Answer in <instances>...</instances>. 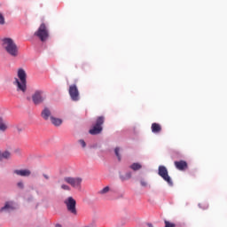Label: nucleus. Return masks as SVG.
<instances>
[{
    "mask_svg": "<svg viewBox=\"0 0 227 227\" xmlns=\"http://www.w3.org/2000/svg\"><path fill=\"white\" fill-rule=\"evenodd\" d=\"M3 159H6L7 160L12 159V153L10 151L0 153V160H3Z\"/></svg>",
    "mask_w": 227,
    "mask_h": 227,
    "instance_id": "obj_15",
    "label": "nucleus"
},
{
    "mask_svg": "<svg viewBox=\"0 0 227 227\" xmlns=\"http://www.w3.org/2000/svg\"><path fill=\"white\" fill-rule=\"evenodd\" d=\"M11 210H15L13 204L11 202H6L4 207H1L0 212H10Z\"/></svg>",
    "mask_w": 227,
    "mask_h": 227,
    "instance_id": "obj_14",
    "label": "nucleus"
},
{
    "mask_svg": "<svg viewBox=\"0 0 227 227\" xmlns=\"http://www.w3.org/2000/svg\"><path fill=\"white\" fill-rule=\"evenodd\" d=\"M158 175L164 179L168 185H173V180L171 179V176H169V174L168 172V168L162 165H160L158 168Z\"/></svg>",
    "mask_w": 227,
    "mask_h": 227,
    "instance_id": "obj_7",
    "label": "nucleus"
},
{
    "mask_svg": "<svg viewBox=\"0 0 227 227\" xmlns=\"http://www.w3.org/2000/svg\"><path fill=\"white\" fill-rule=\"evenodd\" d=\"M55 227H63L61 224H59V223H57L56 225H55Z\"/></svg>",
    "mask_w": 227,
    "mask_h": 227,
    "instance_id": "obj_30",
    "label": "nucleus"
},
{
    "mask_svg": "<svg viewBox=\"0 0 227 227\" xmlns=\"http://www.w3.org/2000/svg\"><path fill=\"white\" fill-rule=\"evenodd\" d=\"M151 130L153 134H160L162 131V126L157 122H153L151 126Z\"/></svg>",
    "mask_w": 227,
    "mask_h": 227,
    "instance_id": "obj_12",
    "label": "nucleus"
},
{
    "mask_svg": "<svg viewBox=\"0 0 227 227\" xmlns=\"http://www.w3.org/2000/svg\"><path fill=\"white\" fill-rule=\"evenodd\" d=\"M64 182L74 187V189H81V185L82 184V179L81 177H64Z\"/></svg>",
    "mask_w": 227,
    "mask_h": 227,
    "instance_id": "obj_8",
    "label": "nucleus"
},
{
    "mask_svg": "<svg viewBox=\"0 0 227 227\" xmlns=\"http://www.w3.org/2000/svg\"><path fill=\"white\" fill-rule=\"evenodd\" d=\"M51 121L52 125H55V127H59V125L63 123V121L61 119L56 117H51Z\"/></svg>",
    "mask_w": 227,
    "mask_h": 227,
    "instance_id": "obj_18",
    "label": "nucleus"
},
{
    "mask_svg": "<svg viewBox=\"0 0 227 227\" xmlns=\"http://www.w3.org/2000/svg\"><path fill=\"white\" fill-rule=\"evenodd\" d=\"M79 145L82 146V148H86V142L84 139L78 140Z\"/></svg>",
    "mask_w": 227,
    "mask_h": 227,
    "instance_id": "obj_24",
    "label": "nucleus"
},
{
    "mask_svg": "<svg viewBox=\"0 0 227 227\" xmlns=\"http://www.w3.org/2000/svg\"><path fill=\"white\" fill-rule=\"evenodd\" d=\"M129 168L133 171H139V169H141V168H143V166L140 163H133L130 165Z\"/></svg>",
    "mask_w": 227,
    "mask_h": 227,
    "instance_id": "obj_19",
    "label": "nucleus"
},
{
    "mask_svg": "<svg viewBox=\"0 0 227 227\" xmlns=\"http://www.w3.org/2000/svg\"><path fill=\"white\" fill-rule=\"evenodd\" d=\"M69 95L74 102L79 100V90L77 89V85L74 84L69 86Z\"/></svg>",
    "mask_w": 227,
    "mask_h": 227,
    "instance_id": "obj_9",
    "label": "nucleus"
},
{
    "mask_svg": "<svg viewBox=\"0 0 227 227\" xmlns=\"http://www.w3.org/2000/svg\"><path fill=\"white\" fill-rule=\"evenodd\" d=\"M14 129L17 130V132H22V128L20 125H15Z\"/></svg>",
    "mask_w": 227,
    "mask_h": 227,
    "instance_id": "obj_27",
    "label": "nucleus"
},
{
    "mask_svg": "<svg viewBox=\"0 0 227 227\" xmlns=\"http://www.w3.org/2000/svg\"><path fill=\"white\" fill-rule=\"evenodd\" d=\"M14 174L18 175V176H29L31 175V170L29 169H16L14 170Z\"/></svg>",
    "mask_w": 227,
    "mask_h": 227,
    "instance_id": "obj_13",
    "label": "nucleus"
},
{
    "mask_svg": "<svg viewBox=\"0 0 227 227\" xmlns=\"http://www.w3.org/2000/svg\"><path fill=\"white\" fill-rule=\"evenodd\" d=\"M13 84L16 86L18 93H26L27 91V74L26 70L22 68L18 69V78H15Z\"/></svg>",
    "mask_w": 227,
    "mask_h": 227,
    "instance_id": "obj_1",
    "label": "nucleus"
},
{
    "mask_svg": "<svg viewBox=\"0 0 227 227\" xmlns=\"http://www.w3.org/2000/svg\"><path fill=\"white\" fill-rule=\"evenodd\" d=\"M105 121H106V117L98 116L96 119V122L92 127V129L89 130V134H91V136H97L100 134L102 130H104V128L102 127V125H104Z\"/></svg>",
    "mask_w": 227,
    "mask_h": 227,
    "instance_id": "obj_3",
    "label": "nucleus"
},
{
    "mask_svg": "<svg viewBox=\"0 0 227 227\" xmlns=\"http://www.w3.org/2000/svg\"><path fill=\"white\" fill-rule=\"evenodd\" d=\"M35 36H38L41 42L49 40V29L47 28V26H45V23L40 25L37 31L35 32Z\"/></svg>",
    "mask_w": 227,
    "mask_h": 227,
    "instance_id": "obj_5",
    "label": "nucleus"
},
{
    "mask_svg": "<svg viewBox=\"0 0 227 227\" xmlns=\"http://www.w3.org/2000/svg\"><path fill=\"white\" fill-rule=\"evenodd\" d=\"M4 16L3 15V13L0 12V26H4Z\"/></svg>",
    "mask_w": 227,
    "mask_h": 227,
    "instance_id": "obj_23",
    "label": "nucleus"
},
{
    "mask_svg": "<svg viewBox=\"0 0 227 227\" xmlns=\"http://www.w3.org/2000/svg\"><path fill=\"white\" fill-rule=\"evenodd\" d=\"M140 184H141L142 187H146L148 185V182H146L145 180H141Z\"/></svg>",
    "mask_w": 227,
    "mask_h": 227,
    "instance_id": "obj_28",
    "label": "nucleus"
},
{
    "mask_svg": "<svg viewBox=\"0 0 227 227\" xmlns=\"http://www.w3.org/2000/svg\"><path fill=\"white\" fill-rule=\"evenodd\" d=\"M174 166H176V169H178L179 171H185V169L189 168L187 161L184 160H181L179 161H175Z\"/></svg>",
    "mask_w": 227,
    "mask_h": 227,
    "instance_id": "obj_10",
    "label": "nucleus"
},
{
    "mask_svg": "<svg viewBox=\"0 0 227 227\" xmlns=\"http://www.w3.org/2000/svg\"><path fill=\"white\" fill-rule=\"evenodd\" d=\"M0 130L1 132H6L8 130V123L3 118H0Z\"/></svg>",
    "mask_w": 227,
    "mask_h": 227,
    "instance_id": "obj_16",
    "label": "nucleus"
},
{
    "mask_svg": "<svg viewBox=\"0 0 227 227\" xmlns=\"http://www.w3.org/2000/svg\"><path fill=\"white\" fill-rule=\"evenodd\" d=\"M43 176L46 179V180H49V176L47 174H43Z\"/></svg>",
    "mask_w": 227,
    "mask_h": 227,
    "instance_id": "obj_29",
    "label": "nucleus"
},
{
    "mask_svg": "<svg viewBox=\"0 0 227 227\" xmlns=\"http://www.w3.org/2000/svg\"><path fill=\"white\" fill-rule=\"evenodd\" d=\"M2 47L11 58H18L19 57V47L13 39L7 37L2 40Z\"/></svg>",
    "mask_w": 227,
    "mask_h": 227,
    "instance_id": "obj_2",
    "label": "nucleus"
},
{
    "mask_svg": "<svg viewBox=\"0 0 227 227\" xmlns=\"http://www.w3.org/2000/svg\"><path fill=\"white\" fill-rule=\"evenodd\" d=\"M61 189H63V191H70V186L67 184H62Z\"/></svg>",
    "mask_w": 227,
    "mask_h": 227,
    "instance_id": "obj_26",
    "label": "nucleus"
},
{
    "mask_svg": "<svg viewBox=\"0 0 227 227\" xmlns=\"http://www.w3.org/2000/svg\"><path fill=\"white\" fill-rule=\"evenodd\" d=\"M114 153H115L116 157L118 158V160H121V156L120 155V148L119 147H116L114 149Z\"/></svg>",
    "mask_w": 227,
    "mask_h": 227,
    "instance_id": "obj_22",
    "label": "nucleus"
},
{
    "mask_svg": "<svg viewBox=\"0 0 227 227\" xmlns=\"http://www.w3.org/2000/svg\"><path fill=\"white\" fill-rule=\"evenodd\" d=\"M17 187H19V189H24V183L22 181H20L17 184Z\"/></svg>",
    "mask_w": 227,
    "mask_h": 227,
    "instance_id": "obj_25",
    "label": "nucleus"
},
{
    "mask_svg": "<svg viewBox=\"0 0 227 227\" xmlns=\"http://www.w3.org/2000/svg\"><path fill=\"white\" fill-rule=\"evenodd\" d=\"M132 178V173L127 172L126 174H120V179L122 182H125L126 180H130Z\"/></svg>",
    "mask_w": 227,
    "mask_h": 227,
    "instance_id": "obj_17",
    "label": "nucleus"
},
{
    "mask_svg": "<svg viewBox=\"0 0 227 227\" xmlns=\"http://www.w3.org/2000/svg\"><path fill=\"white\" fill-rule=\"evenodd\" d=\"M199 207L201 208L202 210H207L208 203L207 202H200L199 204Z\"/></svg>",
    "mask_w": 227,
    "mask_h": 227,
    "instance_id": "obj_20",
    "label": "nucleus"
},
{
    "mask_svg": "<svg viewBox=\"0 0 227 227\" xmlns=\"http://www.w3.org/2000/svg\"><path fill=\"white\" fill-rule=\"evenodd\" d=\"M41 116L43 120H49V118L51 120V118H52L51 109H49V107H44L41 113Z\"/></svg>",
    "mask_w": 227,
    "mask_h": 227,
    "instance_id": "obj_11",
    "label": "nucleus"
},
{
    "mask_svg": "<svg viewBox=\"0 0 227 227\" xmlns=\"http://www.w3.org/2000/svg\"><path fill=\"white\" fill-rule=\"evenodd\" d=\"M64 203L69 214H72V215H77V201H75L73 197L66 199Z\"/></svg>",
    "mask_w": 227,
    "mask_h": 227,
    "instance_id": "obj_6",
    "label": "nucleus"
},
{
    "mask_svg": "<svg viewBox=\"0 0 227 227\" xmlns=\"http://www.w3.org/2000/svg\"><path fill=\"white\" fill-rule=\"evenodd\" d=\"M109 191H110L109 186H106L101 191H99V194H107V192H109Z\"/></svg>",
    "mask_w": 227,
    "mask_h": 227,
    "instance_id": "obj_21",
    "label": "nucleus"
},
{
    "mask_svg": "<svg viewBox=\"0 0 227 227\" xmlns=\"http://www.w3.org/2000/svg\"><path fill=\"white\" fill-rule=\"evenodd\" d=\"M47 97L43 90H36L32 94V102L35 106H40L45 102Z\"/></svg>",
    "mask_w": 227,
    "mask_h": 227,
    "instance_id": "obj_4",
    "label": "nucleus"
}]
</instances>
